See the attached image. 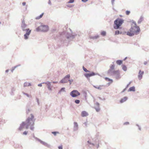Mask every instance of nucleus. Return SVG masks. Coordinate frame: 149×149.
<instances>
[{
  "label": "nucleus",
  "instance_id": "obj_1",
  "mask_svg": "<svg viewBox=\"0 0 149 149\" xmlns=\"http://www.w3.org/2000/svg\"><path fill=\"white\" fill-rule=\"evenodd\" d=\"M34 116L33 115L31 114L30 116L28 117L26 120V123L24 122L22 123L18 129L19 130V131L22 130L26 125V129H28L29 127L30 129L33 130L34 129Z\"/></svg>",
  "mask_w": 149,
  "mask_h": 149
},
{
  "label": "nucleus",
  "instance_id": "obj_2",
  "mask_svg": "<svg viewBox=\"0 0 149 149\" xmlns=\"http://www.w3.org/2000/svg\"><path fill=\"white\" fill-rule=\"evenodd\" d=\"M70 33H68L67 31H63L60 33L61 40L63 43H67L74 39L76 34H74L72 30L69 29Z\"/></svg>",
  "mask_w": 149,
  "mask_h": 149
},
{
  "label": "nucleus",
  "instance_id": "obj_3",
  "mask_svg": "<svg viewBox=\"0 0 149 149\" xmlns=\"http://www.w3.org/2000/svg\"><path fill=\"white\" fill-rule=\"evenodd\" d=\"M134 24L133 26L132 24L131 28L127 32V35L130 36H133L135 33H138L140 31V29L139 26H137L136 22L133 20L131 21Z\"/></svg>",
  "mask_w": 149,
  "mask_h": 149
},
{
  "label": "nucleus",
  "instance_id": "obj_4",
  "mask_svg": "<svg viewBox=\"0 0 149 149\" xmlns=\"http://www.w3.org/2000/svg\"><path fill=\"white\" fill-rule=\"evenodd\" d=\"M124 20L122 18H118L114 21L113 28L116 29L120 28V27L123 23Z\"/></svg>",
  "mask_w": 149,
  "mask_h": 149
},
{
  "label": "nucleus",
  "instance_id": "obj_5",
  "mask_svg": "<svg viewBox=\"0 0 149 149\" xmlns=\"http://www.w3.org/2000/svg\"><path fill=\"white\" fill-rule=\"evenodd\" d=\"M48 30L49 27L47 25H41L36 29L37 31L46 32Z\"/></svg>",
  "mask_w": 149,
  "mask_h": 149
},
{
  "label": "nucleus",
  "instance_id": "obj_6",
  "mask_svg": "<svg viewBox=\"0 0 149 149\" xmlns=\"http://www.w3.org/2000/svg\"><path fill=\"white\" fill-rule=\"evenodd\" d=\"M70 95L72 97H75L80 95V93L77 90H74L71 91Z\"/></svg>",
  "mask_w": 149,
  "mask_h": 149
},
{
  "label": "nucleus",
  "instance_id": "obj_7",
  "mask_svg": "<svg viewBox=\"0 0 149 149\" xmlns=\"http://www.w3.org/2000/svg\"><path fill=\"white\" fill-rule=\"evenodd\" d=\"M70 74L67 75L62 80H61L60 83H65L68 81V79H70Z\"/></svg>",
  "mask_w": 149,
  "mask_h": 149
},
{
  "label": "nucleus",
  "instance_id": "obj_8",
  "mask_svg": "<svg viewBox=\"0 0 149 149\" xmlns=\"http://www.w3.org/2000/svg\"><path fill=\"white\" fill-rule=\"evenodd\" d=\"M114 72L113 76H114L116 79L118 80L120 79L121 77L119 70H116Z\"/></svg>",
  "mask_w": 149,
  "mask_h": 149
},
{
  "label": "nucleus",
  "instance_id": "obj_9",
  "mask_svg": "<svg viewBox=\"0 0 149 149\" xmlns=\"http://www.w3.org/2000/svg\"><path fill=\"white\" fill-rule=\"evenodd\" d=\"M23 31H24L26 30V33L24 35V38L25 39H27L28 38V37L29 35H30L31 32V30H30L29 29H27L26 30H25L24 29L23 30Z\"/></svg>",
  "mask_w": 149,
  "mask_h": 149
},
{
  "label": "nucleus",
  "instance_id": "obj_10",
  "mask_svg": "<svg viewBox=\"0 0 149 149\" xmlns=\"http://www.w3.org/2000/svg\"><path fill=\"white\" fill-rule=\"evenodd\" d=\"M94 108L97 112H98L100 110L99 103L97 102H96L95 104Z\"/></svg>",
  "mask_w": 149,
  "mask_h": 149
},
{
  "label": "nucleus",
  "instance_id": "obj_11",
  "mask_svg": "<svg viewBox=\"0 0 149 149\" xmlns=\"http://www.w3.org/2000/svg\"><path fill=\"white\" fill-rule=\"evenodd\" d=\"M98 74L95 73L93 72H92L91 73H86L84 74V75L87 78L90 77H91L94 76L95 75Z\"/></svg>",
  "mask_w": 149,
  "mask_h": 149
},
{
  "label": "nucleus",
  "instance_id": "obj_12",
  "mask_svg": "<svg viewBox=\"0 0 149 149\" xmlns=\"http://www.w3.org/2000/svg\"><path fill=\"white\" fill-rule=\"evenodd\" d=\"M116 71L114 70H113L109 69L107 71V74L108 75L110 76H113L114 73V72Z\"/></svg>",
  "mask_w": 149,
  "mask_h": 149
},
{
  "label": "nucleus",
  "instance_id": "obj_13",
  "mask_svg": "<svg viewBox=\"0 0 149 149\" xmlns=\"http://www.w3.org/2000/svg\"><path fill=\"white\" fill-rule=\"evenodd\" d=\"M143 71H141V70H139L138 77L139 80H141L142 79V75L143 74Z\"/></svg>",
  "mask_w": 149,
  "mask_h": 149
},
{
  "label": "nucleus",
  "instance_id": "obj_14",
  "mask_svg": "<svg viewBox=\"0 0 149 149\" xmlns=\"http://www.w3.org/2000/svg\"><path fill=\"white\" fill-rule=\"evenodd\" d=\"M74 131H76L78 129V125L77 122H74Z\"/></svg>",
  "mask_w": 149,
  "mask_h": 149
},
{
  "label": "nucleus",
  "instance_id": "obj_15",
  "mask_svg": "<svg viewBox=\"0 0 149 149\" xmlns=\"http://www.w3.org/2000/svg\"><path fill=\"white\" fill-rule=\"evenodd\" d=\"M88 115V113L85 111H83L81 112V116L83 117L86 116Z\"/></svg>",
  "mask_w": 149,
  "mask_h": 149
},
{
  "label": "nucleus",
  "instance_id": "obj_16",
  "mask_svg": "<svg viewBox=\"0 0 149 149\" xmlns=\"http://www.w3.org/2000/svg\"><path fill=\"white\" fill-rule=\"evenodd\" d=\"M127 97H125L123 98H122L120 101V103H122L126 100H127Z\"/></svg>",
  "mask_w": 149,
  "mask_h": 149
},
{
  "label": "nucleus",
  "instance_id": "obj_17",
  "mask_svg": "<svg viewBox=\"0 0 149 149\" xmlns=\"http://www.w3.org/2000/svg\"><path fill=\"white\" fill-rule=\"evenodd\" d=\"M143 17L142 16H141L139 20L138 21V23L139 24H140L141 23V22L143 21Z\"/></svg>",
  "mask_w": 149,
  "mask_h": 149
},
{
  "label": "nucleus",
  "instance_id": "obj_18",
  "mask_svg": "<svg viewBox=\"0 0 149 149\" xmlns=\"http://www.w3.org/2000/svg\"><path fill=\"white\" fill-rule=\"evenodd\" d=\"M135 91V87L134 86L130 87L128 89V91Z\"/></svg>",
  "mask_w": 149,
  "mask_h": 149
},
{
  "label": "nucleus",
  "instance_id": "obj_19",
  "mask_svg": "<svg viewBox=\"0 0 149 149\" xmlns=\"http://www.w3.org/2000/svg\"><path fill=\"white\" fill-rule=\"evenodd\" d=\"M65 88L64 87H63L61 88L60 90L58 92V94H61V92H65Z\"/></svg>",
  "mask_w": 149,
  "mask_h": 149
},
{
  "label": "nucleus",
  "instance_id": "obj_20",
  "mask_svg": "<svg viewBox=\"0 0 149 149\" xmlns=\"http://www.w3.org/2000/svg\"><path fill=\"white\" fill-rule=\"evenodd\" d=\"M99 37L98 35L96 36H91L90 38L93 39H96L98 38Z\"/></svg>",
  "mask_w": 149,
  "mask_h": 149
},
{
  "label": "nucleus",
  "instance_id": "obj_21",
  "mask_svg": "<svg viewBox=\"0 0 149 149\" xmlns=\"http://www.w3.org/2000/svg\"><path fill=\"white\" fill-rule=\"evenodd\" d=\"M45 84H46L47 86V87L48 89L49 90H51V89L50 87V85H51V84L50 83L47 82V83H45Z\"/></svg>",
  "mask_w": 149,
  "mask_h": 149
},
{
  "label": "nucleus",
  "instance_id": "obj_22",
  "mask_svg": "<svg viewBox=\"0 0 149 149\" xmlns=\"http://www.w3.org/2000/svg\"><path fill=\"white\" fill-rule=\"evenodd\" d=\"M44 15V13H43L42 14H41L39 16L37 17H36V19H38L41 18L43 16V15Z\"/></svg>",
  "mask_w": 149,
  "mask_h": 149
},
{
  "label": "nucleus",
  "instance_id": "obj_23",
  "mask_svg": "<svg viewBox=\"0 0 149 149\" xmlns=\"http://www.w3.org/2000/svg\"><path fill=\"white\" fill-rule=\"evenodd\" d=\"M122 61L121 60H118L116 61L117 64L118 65H120L122 63Z\"/></svg>",
  "mask_w": 149,
  "mask_h": 149
},
{
  "label": "nucleus",
  "instance_id": "obj_24",
  "mask_svg": "<svg viewBox=\"0 0 149 149\" xmlns=\"http://www.w3.org/2000/svg\"><path fill=\"white\" fill-rule=\"evenodd\" d=\"M122 66L123 70L125 71H126L127 70V68L126 66L124 65H123Z\"/></svg>",
  "mask_w": 149,
  "mask_h": 149
},
{
  "label": "nucleus",
  "instance_id": "obj_25",
  "mask_svg": "<svg viewBox=\"0 0 149 149\" xmlns=\"http://www.w3.org/2000/svg\"><path fill=\"white\" fill-rule=\"evenodd\" d=\"M120 34H122V32H120V31L119 30H116L115 31V34L116 35H118Z\"/></svg>",
  "mask_w": 149,
  "mask_h": 149
},
{
  "label": "nucleus",
  "instance_id": "obj_26",
  "mask_svg": "<svg viewBox=\"0 0 149 149\" xmlns=\"http://www.w3.org/2000/svg\"><path fill=\"white\" fill-rule=\"evenodd\" d=\"M30 85V84L26 82L24 84V87L29 86Z\"/></svg>",
  "mask_w": 149,
  "mask_h": 149
},
{
  "label": "nucleus",
  "instance_id": "obj_27",
  "mask_svg": "<svg viewBox=\"0 0 149 149\" xmlns=\"http://www.w3.org/2000/svg\"><path fill=\"white\" fill-rule=\"evenodd\" d=\"M115 67V65H111L110 66V69H111V70H114Z\"/></svg>",
  "mask_w": 149,
  "mask_h": 149
},
{
  "label": "nucleus",
  "instance_id": "obj_28",
  "mask_svg": "<svg viewBox=\"0 0 149 149\" xmlns=\"http://www.w3.org/2000/svg\"><path fill=\"white\" fill-rule=\"evenodd\" d=\"M105 79L106 80H107L108 81H111V82L110 83H111L113 82V80L112 79H109V78H108V77H106L105 78Z\"/></svg>",
  "mask_w": 149,
  "mask_h": 149
},
{
  "label": "nucleus",
  "instance_id": "obj_29",
  "mask_svg": "<svg viewBox=\"0 0 149 149\" xmlns=\"http://www.w3.org/2000/svg\"><path fill=\"white\" fill-rule=\"evenodd\" d=\"M83 70L85 72H90V71L89 70H87V69L84 66H83Z\"/></svg>",
  "mask_w": 149,
  "mask_h": 149
},
{
  "label": "nucleus",
  "instance_id": "obj_30",
  "mask_svg": "<svg viewBox=\"0 0 149 149\" xmlns=\"http://www.w3.org/2000/svg\"><path fill=\"white\" fill-rule=\"evenodd\" d=\"M101 34L103 36H105L106 35V32L105 31H102L101 33Z\"/></svg>",
  "mask_w": 149,
  "mask_h": 149
},
{
  "label": "nucleus",
  "instance_id": "obj_31",
  "mask_svg": "<svg viewBox=\"0 0 149 149\" xmlns=\"http://www.w3.org/2000/svg\"><path fill=\"white\" fill-rule=\"evenodd\" d=\"M93 87L95 88H97L99 90H101L102 89V88L100 86H93Z\"/></svg>",
  "mask_w": 149,
  "mask_h": 149
},
{
  "label": "nucleus",
  "instance_id": "obj_32",
  "mask_svg": "<svg viewBox=\"0 0 149 149\" xmlns=\"http://www.w3.org/2000/svg\"><path fill=\"white\" fill-rule=\"evenodd\" d=\"M80 101L78 100H75L74 102L77 104H78L80 103Z\"/></svg>",
  "mask_w": 149,
  "mask_h": 149
},
{
  "label": "nucleus",
  "instance_id": "obj_33",
  "mask_svg": "<svg viewBox=\"0 0 149 149\" xmlns=\"http://www.w3.org/2000/svg\"><path fill=\"white\" fill-rule=\"evenodd\" d=\"M130 13V11L127 10L126 11V14L127 15H129Z\"/></svg>",
  "mask_w": 149,
  "mask_h": 149
},
{
  "label": "nucleus",
  "instance_id": "obj_34",
  "mask_svg": "<svg viewBox=\"0 0 149 149\" xmlns=\"http://www.w3.org/2000/svg\"><path fill=\"white\" fill-rule=\"evenodd\" d=\"M68 81H69L70 84V85L71 84L72 82H73V80L72 79H69Z\"/></svg>",
  "mask_w": 149,
  "mask_h": 149
},
{
  "label": "nucleus",
  "instance_id": "obj_35",
  "mask_svg": "<svg viewBox=\"0 0 149 149\" xmlns=\"http://www.w3.org/2000/svg\"><path fill=\"white\" fill-rule=\"evenodd\" d=\"M74 0H70L68 2V3H72L74 2Z\"/></svg>",
  "mask_w": 149,
  "mask_h": 149
},
{
  "label": "nucleus",
  "instance_id": "obj_36",
  "mask_svg": "<svg viewBox=\"0 0 149 149\" xmlns=\"http://www.w3.org/2000/svg\"><path fill=\"white\" fill-rule=\"evenodd\" d=\"M58 149H63V146L62 145H60L58 147Z\"/></svg>",
  "mask_w": 149,
  "mask_h": 149
},
{
  "label": "nucleus",
  "instance_id": "obj_37",
  "mask_svg": "<svg viewBox=\"0 0 149 149\" xmlns=\"http://www.w3.org/2000/svg\"><path fill=\"white\" fill-rule=\"evenodd\" d=\"M87 142L89 143L90 144L92 145L93 146H94L95 145L93 143H91L89 141H87Z\"/></svg>",
  "mask_w": 149,
  "mask_h": 149
},
{
  "label": "nucleus",
  "instance_id": "obj_38",
  "mask_svg": "<svg viewBox=\"0 0 149 149\" xmlns=\"http://www.w3.org/2000/svg\"><path fill=\"white\" fill-rule=\"evenodd\" d=\"M114 1H115V0H111V4H112V6L114 5Z\"/></svg>",
  "mask_w": 149,
  "mask_h": 149
},
{
  "label": "nucleus",
  "instance_id": "obj_39",
  "mask_svg": "<svg viewBox=\"0 0 149 149\" xmlns=\"http://www.w3.org/2000/svg\"><path fill=\"white\" fill-rule=\"evenodd\" d=\"M131 81H130L127 85L126 86V88H127L129 86V85L131 84Z\"/></svg>",
  "mask_w": 149,
  "mask_h": 149
},
{
  "label": "nucleus",
  "instance_id": "obj_40",
  "mask_svg": "<svg viewBox=\"0 0 149 149\" xmlns=\"http://www.w3.org/2000/svg\"><path fill=\"white\" fill-rule=\"evenodd\" d=\"M129 123L128 122H127L124 123V125H127L129 124Z\"/></svg>",
  "mask_w": 149,
  "mask_h": 149
},
{
  "label": "nucleus",
  "instance_id": "obj_41",
  "mask_svg": "<svg viewBox=\"0 0 149 149\" xmlns=\"http://www.w3.org/2000/svg\"><path fill=\"white\" fill-rule=\"evenodd\" d=\"M99 98L100 100H105V98L102 99L101 97H99Z\"/></svg>",
  "mask_w": 149,
  "mask_h": 149
},
{
  "label": "nucleus",
  "instance_id": "obj_42",
  "mask_svg": "<svg viewBox=\"0 0 149 149\" xmlns=\"http://www.w3.org/2000/svg\"><path fill=\"white\" fill-rule=\"evenodd\" d=\"M27 134V132L26 131H24L23 132V134L24 135H26Z\"/></svg>",
  "mask_w": 149,
  "mask_h": 149
},
{
  "label": "nucleus",
  "instance_id": "obj_43",
  "mask_svg": "<svg viewBox=\"0 0 149 149\" xmlns=\"http://www.w3.org/2000/svg\"><path fill=\"white\" fill-rule=\"evenodd\" d=\"M88 0H81L82 2L85 3L88 1Z\"/></svg>",
  "mask_w": 149,
  "mask_h": 149
},
{
  "label": "nucleus",
  "instance_id": "obj_44",
  "mask_svg": "<svg viewBox=\"0 0 149 149\" xmlns=\"http://www.w3.org/2000/svg\"><path fill=\"white\" fill-rule=\"evenodd\" d=\"M24 94H25V95H26V96H27L28 97H29V95L27 94L24 93Z\"/></svg>",
  "mask_w": 149,
  "mask_h": 149
},
{
  "label": "nucleus",
  "instance_id": "obj_45",
  "mask_svg": "<svg viewBox=\"0 0 149 149\" xmlns=\"http://www.w3.org/2000/svg\"><path fill=\"white\" fill-rule=\"evenodd\" d=\"M52 134H54L55 135H56V132H52Z\"/></svg>",
  "mask_w": 149,
  "mask_h": 149
},
{
  "label": "nucleus",
  "instance_id": "obj_46",
  "mask_svg": "<svg viewBox=\"0 0 149 149\" xmlns=\"http://www.w3.org/2000/svg\"><path fill=\"white\" fill-rule=\"evenodd\" d=\"M127 88H125V89H124L123 91H122V92H124L126 90Z\"/></svg>",
  "mask_w": 149,
  "mask_h": 149
},
{
  "label": "nucleus",
  "instance_id": "obj_47",
  "mask_svg": "<svg viewBox=\"0 0 149 149\" xmlns=\"http://www.w3.org/2000/svg\"><path fill=\"white\" fill-rule=\"evenodd\" d=\"M26 3L25 2H23L22 3V5H23V6H25V5H26Z\"/></svg>",
  "mask_w": 149,
  "mask_h": 149
},
{
  "label": "nucleus",
  "instance_id": "obj_48",
  "mask_svg": "<svg viewBox=\"0 0 149 149\" xmlns=\"http://www.w3.org/2000/svg\"><path fill=\"white\" fill-rule=\"evenodd\" d=\"M147 62H146V61H145L144 62V64L145 65H146L147 64Z\"/></svg>",
  "mask_w": 149,
  "mask_h": 149
},
{
  "label": "nucleus",
  "instance_id": "obj_49",
  "mask_svg": "<svg viewBox=\"0 0 149 149\" xmlns=\"http://www.w3.org/2000/svg\"><path fill=\"white\" fill-rule=\"evenodd\" d=\"M38 86H39L41 87L42 86V84H39Z\"/></svg>",
  "mask_w": 149,
  "mask_h": 149
},
{
  "label": "nucleus",
  "instance_id": "obj_50",
  "mask_svg": "<svg viewBox=\"0 0 149 149\" xmlns=\"http://www.w3.org/2000/svg\"><path fill=\"white\" fill-rule=\"evenodd\" d=\"M139 127V129L140 130H141V127H140V126H139V127Z\"/></svg>",
  "mask_w": 149,
  "mask_h": 149
},
{
  "label": "nucleus",
  "instance_id": "obj_51",
  "mask_svg": "<svg viewBox=\"0 0 149 149\" xmlns=\"http://www.w3.org/2000/svg\"><path fill=\"white\" fill-rule=\"evenodd\" d=\"M99 147V143L97 144V146L96 147L97 148H98Z\"/></svg>",
  "mask_w": 149,
  "mask_h": 149
},
{
  "label": "nucleus",
  "instance_id": "obj_52",
  "mask_svg": "<svg viewBox=\"0 0 149 149\" xmlns=\"http://www.w3.org/2000/svg\"><path fill=\"white\" fill-rule=\"evenodd\" d=\"M127 58V57H125V58L124 59V61Z\"/></svg>",
  "mask_w": 149,
  "mask_h": 149
},
{
  "label": "nucleus",
  "instance_id": "obj_53",
  "mask_svg": "<svg viewBox=\"0 0 149 149\" xmlns=\"http://www.w3.org/2000/svg\"><path fill=\"white\" fill-rule=\"evenodd\" d=\"M8 70H6V72H8Z\"/></svg>",
  "mask_w": 149,
  "mask_h": 149
},
{
  "label": "nucleus",
  "instance_id": "obj_54",
  "mask_svg": "<svg viewBox=\"0 0 149 149\" xmlns=\"http://www.w3.org/2000/svg\"><path fill=\"white\" fill-rule=\"evenodd\" d=\"M136 125L138 127H139V125L138 124H136Z\"/></svg>",
  "mask_w": 149,
  "mask_h": 149
},
{
  "label": "nucleus",
  "instance_id": "obj_55",
  "mask_svg": "<svg viewBox=\"0 0 149 149\" xmlns=\"http://www.w3.org/2000/svg\"><path fill=\"white\" fill-rule=\"evenodd\" d=\"M58 133H59V132H56V134H57Z\"/></svg>",
  "mask_w": 149,
  "mask_h": 149
},
{
  "label": "nucleus",
  "instance_id": "obj_56",
  "mask_svg": "<svg viewBox=\"0 0 149 149\" xmlns=\"http://www.w3.org/2000/svg\"><path fill=\"white\" fill-rule=\"evenodd\" d=\"M110 83H109L108 84H110Z\"/></svg>",
  "mask_w": 149,
  "mask_h": 149
},
{
  "label": "nucleus",
  "instance_id": "obj_57",
  "mask_svg": "<svg viewBox=\"0 0 149 149\" xmlns=\"http://www.w3.org/2000/svg\"><path fill=\"white\" fill-rule=\"evenodd\" d=\"M113 8V10H114V8Z\"/></svg>",
  "mask_w": 149,
  "mask_h": 149
}]
</instances>
